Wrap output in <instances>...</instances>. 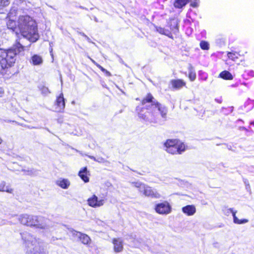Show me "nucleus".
<instances>
[{
  "label": "nucleus",
  "mask_w": 254,
  "mask_h": 254,
  "mask_svg": "<svg viewBox=\"0 0 254 254\" xmlns=\"http://www.w3.org/2000/svg\"><path fill=\"white\" fill-rule=\"evenodd\" d=\"M146 104H148L146 105L147 109L149 111L143 113L142 108L139 106L136 108V111L140 119L149 123H157L160 119V116L166 119L168 113L167 108L159 103L150 94H148L142 101L143 105Z\"/></svg>",
  "instance_id": "f257e3e1"
},
{
  "label": "nucleus",
  "mask_w": 254,
  "mask_h": 254,
  "mask_svg": "<svg viewBox=\"0 0 254 254\" xmlns=\"http://www.w3.org/2000/svg\"><path fill=\"white\" fill-rule=\"evenodd\" d=\"M17 26L18 29L23 37L18 41H20L21 44L23 43L25 38L30 42H35L38 40L39 35L36 23L30 16L28 15L19 16L17 21Z\"/></svg>",
  "instance_id": "f03ea898"
},
{
  "label": "nucleus",
  "mask_w": 254,
  "mask_h": 254,
  "mask_svg": "<svg viewBox=\"0 0 254 254\" xmlns=\"http://www.w3.org/2000/svg\"><path fill=\"white\" fill-rule=\"evenodd\" d=\"M20 235L27 254H48L42 240L27 232Z\"/></svg>",
  "instance_id": "7ed1b4c3"
},
{
  "label": "nucleus",
  "mask_w": 254,
  "mask_h": 254,
  "mask_svg": "<svg viewBox=\"0 0 254 254\" xmlns=\"http://www.w3.org/2000/svg\"><path fill=\"white\" fill-rule=\"evenodd\" d=\"M25 46L20 41H16L13 48L1 52L0 55V65L2 69L12 66L16 61V55L24 50Z\"/></svg>",
  "instance_id": "20e7f679"
},
{
  "label": "nucleus",
  "mask_w": 254,
  "mask_h": 254,
  "mask_svg": "<svg viewBox=\"0 0 254 254\" xmlns=\"http://www.w3.org/2000/svg\"><path fill=\"white\" fill-rule=\"evenodd\" d=\"M165 150L171 154H181L186 150L185 145L177 139H168L164 143Z\"/></svg>",
  "instance_id": "39448f33"
},
{
  "label": "nucleus",
  "mask_w": 254,
  "mask_h": 254,
  "mask_svg": "<svg viewBox=\"0 0 254 254\" xmlns=\"http://www.w3.org/2000/svg\"><path fill=\"white\" fill-rule=\"evenodd\" d=\"M133 186L138 189L139 191L145 196L153 198H160L161 194L155 190L151 187L141 182H134Z\"/></svg>",
  "instance_id": "423d86ee"
},
{
  "label": "nucleus",
  "mask_w": 254,
  "mask_h": 254,
  "mask_svg": "<svg viewBox=\"0 0 254 254\" xmlns=\"http://www.w3.org/2000/svg\"><path fill=\"white\" fill-rule=\"evenodd\" d=\"M28 226L34 227L41 229H48L50 227V220L41 216H29Z\"/></svg>",
  "instance_id": "0eeeda50"
},
{
  "label": "nucleus",
  "mask_w": 254,
  "mask_h": 254,
  "mask_svg": "<svg viewBox=\"0 0 254 254\" xmlns=\"http://www.w3.org/2000/svg\"><path fill=\"white\" fill-rule=\"evenodd\" d=\"M16 10L12 8L9 11L5 18L7 27L8 29H11L15 31L18 29L17 22L16 21Z\"/></svg>",
  "instance_id": "6e6552de"
},
{
  "label": "nucleus",
  "mask_w": 254,
  "mask_h": 254,
  "mask_svg": "<svg viewBox=\"0 0 254 254\" xmlns=\"http://www.w3.org/2000/svg\"><path fill=\"white\" fill-rule=\"evenodd\" d=\"M155 210L157 213L160 214L167 215L171 213L172 207L169 202L165 201L157 204Z\"/></svg>",
  "instance_id": "1a4fd4ad"
},
{
  "label": "nucleus",
  "mask_w": 254,
  "mask_h": 254,
  "mask_svg": "<svg viewBox=\"0 0 254 254\" xmlns=\"http://www.w3.org/2000/svg\"><path fill=\"white\" fill-rule=\"evenodd\" d=\"M106 201V199L103 197L98 198L96 195L93 194L87 199L88 204L93 208L100 207L103 206Z\"/></svg>",
  "instance_id": "9d476101"
},
{
  "label": "nucleus",
  "mask_w": 254,
  "mask_h": 254,
  "mask_svg": "<svg viewBox=\"0 0 254 254\" xmlns=\"http://www.w3.org/2000/svg\"><path fill=\"white\" fill-rule=\"evenodd\" d=\"M223 211L224 213L227 216L232 213L233 217V221L236 224H244L248 222V220L246 219H243L241 220L239 219L236 216L237 211H234L232 208H225L223 209Z\"/></svg>",
  "instance_id": "9b49d317"
},
{
  "label": "nucleus",
  "mask_w": 254,
  "mask_h": 254,
  "mask_svg": "<svg viewBox=\"0 0 254 254\" xmlns=\"http://www.w3.org/2000/svg\"><path fill=\"white\" fill-rule=\"evenodd\" d=\"M73 235L79 239L81 242L84 245H89L91 243L90 237L86 234L81 233L77 231H73Z\"/></svg>",
  "instance_id": "f8f14e48"
},
{
  "label": "nucleus",
  "mask_w": 254,
  "mask_h": 254,
  "mask_svg": "<svg viewBox=\"0 0 254 254\" xmlns=\"http://www.w3.org/2000/svg\"><path fill=\"white\" fill-rule=\"evenodd\" d=\"M56 110L57 112H62L65 107V101L63 93H61L56 101Z\"/></svg>",
  "instance_id": "ddd939ff"
},
{
  "label": "nucleus",
  "mask_w": 254,
  "mask_h": 254,
  "mask_svg": "<svg viewBox=\"0 0 254 254\" xmlns=\"http://www.w3.org/2000/svg\"><path fill=\"white\" fill-rule=\"evenodd\" d=\"M172 88L179 90L186 86V82L182 79H173L170 82Z\"/></svg>",
  "instance_id": "4468645a"
},
{
  "label": "nucleus",
  "mask_w": 254,
  "mask_h": 254,
  "mask_svg": "<svg viewBox=\"0 0 254 254\" xmlns=\"http://www.w3.org/2000/svg\"><path fill=\"white\" fill-rule=\"evenodd\" d=\"M114 251L115 253L121 252L123 250V241L120 238H114L113 240Z\"/></svg>",
  "instance_id": "2eb2a0df"
},
{
  "label": "nucleus",
  "mask_w": 254,
  "mask_h": 254,
  "mask_svg": "<svg viewBox=\"0 0 254 254\" xmlns=\"http://www.w3.org/2000/svg\"><path fill=\"white\" fill-rule=\"evenodd\" d=\"M182 211L188 216H192L196 212V208L193 205H188L182 208Z\"/></svg>",
  "instance_id": "dca6fc26"
},
{
  "label": "nucleus",
  "mask_w": 254,
  "mask_h": 254,
  "mask_svg": "<svg viewBox=\"0 0 254 254\" xmlns=\"http://www.w3.org/2000/svg\"><path fill=\"white\" fill-rule=\"evenodd\" d=\"M56 184L62 189H67L70 183L67 179L60 178L56 181Z\"/></svg>",
  "instance_id": "f3484780"
},
{
  "label": "nucleus",
  "mask_w": 254,
  "mask_h": 254,
  "mask_svg": "<svg viewBox=\"0 0 254 254\" xmlns=\"http://www.w3.org/2000/svg\"><path fill=\"white\" fill-rule=\"evenodd\" d=\"M78 175L85 183L89 182L88 175H89V173L86 167L79 172Z\"/></svg>",
  "instance_id": "a211bd4d"
},
{
  "label": "nucleus",
  "mask_w": 254,
  "mask_h": 254,
  "mask_svg": "<svg viewBox=\"0 0 254 254\" xmlns=\"http://www.w3.org/2000/svg\"><path fill=\"white\" fill-rule=\"evenodd\" d=\"M189 78L191 81H193L196 79V73L194 67L192 65L190 64L188 67Z\"/></svg>",
  "instance_id": "6ab92c4d"
},
{
  "label": "nucleus",
  "mask_w": 254,
  "mask_h": 254,
  "mask_svg": "<svg viewBox=\"0 0 254 254\" xmlns=\"http://www.w3.org/2000/svg\"><path fill=\"white\" fill-rule=\"evenodd\" d=\"M31 60H32V64L35 65H40L43 62V60H42V57L37 55H34L32 57Z\"/></svg>",
  "instance_id": "aec40b11"
},
{
  "label": "nucleus",
  "mask_w": 254,
  "mask_h": 254,
  "mask_svg": "<svg viewBox=\"0 0 254 254\" xmlns=\"http://www.w3.org/2000/svg\"><path fill=\"white\" fill-rule=\"evenodd\" d=\"M0 191H6L8 193H12L13 190L8 186H6L4 182L0 183Z\"/></svg>",
  "instance_id": "412c9836"
},
{
  "label": "nucleus",
  "mask_w": 254,
  "mask_h": 254,
  "mask_svg": "<svg viewBox=\"0 0 254 254\" xmlns=\"http://www.w3.org/2000/svg\"><path fill=\"white\" fill-rule=\"evenodd\" d=\"M189 0H176L174 2V6L176 8H181L185 6Z\"/></svg>",
  "instance_id": "4be33fe9"
},
{
  "label": "nucleus",
  "mask_w": 254,
  "mask_h": 254,
  "mask_svg": "<svg viewBox=\"0 0 254 254\" xmlns=\"http://www.w3.org/2000/svg\"><path fill=\"white\" fill-rule=\"evenodd\" d=\"M219 76L224 79L231 80L233 79L232 75L227 71L221 72L219 74Z\"/></svg>",
  "instance_id": "5701e85b"
},
{
  "label": "nucleus",
  "mask_w": 254,
  "mask_h": 254,
  "mask_svg": "<svg viewBox=\"0 0 254 254\" xmlns=\"http://www.w3.org/2000/svg\"><path fill=\"white\" fill-rule=\"evenodd\" d=\"M29 216L30 215L27 214L21 215L19 217V221L20 222L21 224L28 226Z\"/></svg>",
  "instance_id": "b1692460"
},
{
  "label": "nucleus",
  "mask_w": 254,
  "mask_h": 254,
  "mask_svg": "<svg viewBox=\"0 0 254 254\" xmlns=\"http://www.w3.org/2000/svg\"><path fill=\"white\" fill-rule=\"evenodd\" d=\"M10 2V0H0V13H2L3 8L8 6Z\"/></svg>",
  "instance_id": "393cba45"
},
{
  "label": "nucleus",
  "mask_w": 254,
  "mask_h": 254,
  "mask_svg": "<svg viewBox=\"0 0 254 254\" xmlns=\"http://www.w3.org/2000/svg\"><path fill=\"white\" fill-rule=\"evenodd\" d=\"M156 30L159 33L169 36L171 33L168 30L160 27H156Z\"/></svg>",
  "instance_id": "a878e982"
},
{
  "label": "nucleus",
  "mask_w": 254,
  "mask_h": 254,
  "mask_svg": "<svg viewBox=\"0 0 254 254\" xmlns=\"http://www.w3.org/2000/svg\"><path fill=\"white\" fill-rule=\"evenodd\" d=\"M39 88L43 94L47 95L50 93L48 88L44 85H41Z\"/></svg>",
  "instance_id": "bb28decb"
},
{
  "label": "nucleus",
  "mask_w": 254,
  "mask_h": 254,
  "mask_svg": "<svg viewBox=\"0 0 254 254\" xmlns=\"http://www.w3.org/2000/svg\"><path fill=\"white\" fill-rule=\"evenodd\" d=\"M228 57L230 59H231L233 61H235L236 59H238V54L236 52H228Z\"/></svg>",
  "instance_id": "cd10ccee"
},
{
  "label": "nucleus",
  "mask_w": 254,
  "mask_h": 254,
  "mask_svg": "<svg viewBox=\"0 0 254 254\" xmlns=\"http://www.w3.org/2000/svg\"><path fill=\"white\" fill-rule=\"evenodd\" d=\"M198 75L199 79L201 80L205 81L207 79V74L202 71H199Z\"/></svg>",
  "instance_id": "c85d7f7f"
},
{
  "label": "nucleus",
  "mask_w": 254,
  "mask_h": 254,
  "mask_svg": "<svg viewBox=\"0 0 254 254\" xmlns=\"http://www.w3.org/2000/svg\"><path fill=\"white\" fill-rule=\"evenodd\" d=\"M200 47L202 50L209 49V44L205 41H201L200 43Z\"/></svg>",
  "instance_id": "c756f323"
},
{
  "label": "nucleus",
  "mask_w": 254,
  "mask_h": 254,
  "mask_svg": "<svg viewBox=\"0 0 254 254\" xmlns=\"http://www.w3.org/2000/svg\"><path fill=\"white\" fill-rule=\"evenodd\" d=\"M190 5L193 7H197L199 5V0H190Z\"/></svg>",
  "instance_id": "7c9ffc66"
},
{
  "label": "nucleus",
  "mask_w": 254,
  "mask_h": 254,
  "mask_svg": "<svg viewBox=\"0 0 254 254\" xmlns=\"http://www.w3.org/2000/svg\"><path fill=\"white\" fill-rule=\"evenodd\" d=\"M36 171L34 169H31L30 170H27L26 174L28 175H34L36 174Z\"/></svg>",
  "instance_id": "2f4dec72"
},
{
  "label": "nucleus",
  "mask_w": 254,
  "mask_h": 254,
  "mask_svg": "<svg viewBox=\"0 0 254 254\" xmlns=\"http://www.w3.org/2000/svg\"><path fill=\"white\" fill-rule=\"evenodd\" d=\"M96 161L98 162L99 163H104V162H106L104 160V159L102 157H99V158H96Z\"/></svg>",
  "instance_id": "473e14b6"
},
{
  "label": "nucleus",
  "mask_w": 254,
  "mask_h": 254,
  "mask_svg": "<svg viewBox=\"0 0 254 254\" xmlns=\"http://www.w3.org/2000/svg\"><path fill=\"white\" fill-rule=\"evenodd\" d=\"M96 65L101 69V71H105V68L98 64H96Z\"/></svg>",
  "instance_id": "72a5a7b5"
},
{
  "label": "nucleus",
  "mask_w": 254,
  "mask_h": 254,
  "mask_svg": "<svg viewBox=\"0 0 254 254\" xmlns=\"http://www.w3.org/2000/svg\"><path fill=\"white\" fill-rule=\"evenodd\" d=\"M103 72L105 73V74L107 75V76H111V73L109 71H108V70H107L106 69H105V71H103Z\"/></svg>",
  "instance_id": "f704fd0d"
},
{
  "label": "nucleus",
  "mask_w": 254,
  "mask_h": 254,
  "mask_svg": "<svg viewBox=\"0 0 254 254\" xmlns=\"http://www.w3.org/2000/svg\"><path fill=\"white\" fill-rule=\"evenodd\" d=\"M103 72L105 73V74L107 75V76H111V73L109 71H108V70H107L106 69H105V71H103Z\"/></svg>",
  "instance_id": "c9c22d12"
},
{
  "label": "nucleus",
  "mask_w": 254,
  "mask_h": 254,
  "mask_svg": "<svg viewBox=\"0 0 254 254\" xmlns=\"http://www.w3.org/2000/svg\"><path fill=\"white\" fill-rule=\"evenodd\" d=\"M88 157H89V158H90V159H93V160H94L95 161H96V158L95 157H94V156H90V155H89V156H88Z\"/></svg>",
  "instance_id": "e433bc0d"
},
{
  "label": "nucleus",
  "mask_w": 254,
  "mask_h": 254,
  "mask_svg": "<svg viewBox=\"0 0 254 254\" xmlns=\"http://www.w3.org/2000/svg\"><path fill=\"white\" fill-rule=\"evenodd\" d=\"M80 34H81L82 36H84L85 38H86V37H87V36H86V35L84 33H80Z\"/></svg>",
  "instance_id": "4c0bfd02"
},
{
  "label": "nucleus",
  "mask_w": 254,
  "mask_h": 254,
  "mask_svg": "<svg viewBox=\"0 0 254 254\" xmlns=\"http://www.w3.org/2000/svg\"><path fill=\"white\" fill-rule=\"evenodd\" d=\"M88 42H90V39L87 36L86 37V38Z\"/></svg>",
  "instance_id": "58836bf2"
},
{
  "label": "nucleus",
  "mask_w": 254,
  "mask_h": 254,
  "mask_svg": "<svg viewBox=\"0 0 254 254\" xmlns=\"http://www.w3.org/2000/svg\"><path fill=\"white\" fill-rule=\"evenodd\" d=\"M91 61L96 65V64H97L93 60L90 59Z\"/></svg>",
  "instance_id": "ea45409f"
},
{
  "label": "nucleus",
  "mask_w": 254,
  "mask_h": 254,
  "mask_svg": "<svg viewBox=\"0 0 254 254\" xmlns=\"http://www.w3.org/2000/svg\"><path fill=\"white\" fill-rule=\"evenodd\" d=\"M251 125L254 126V121L251 123Z\"/></svg>",
  "instance_id": "a19ab883"
},
{
  "label": "nucleus",
  "mask_w": 254,
  "mask_h": 254,
  "mask_svg": "<svg viewBox=\"0 0 254 254\" xmlns=\"http://www.w3.org/2000/svg\"><path fill=\"white\" fill-rule=\"evenodd\" d=\"M1 141H2V140H1V139L0 138V144L1 143Z\"/></svg>",
  "instance_id": "79ce46f5"
}]
</instances>
